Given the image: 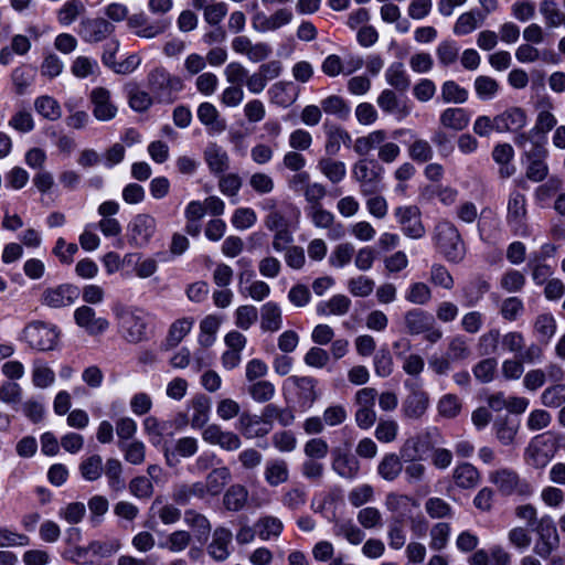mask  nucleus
Masks as SVG:
<instances>
[{"instance_id":"nucleus-21","label":"nucleus","mask_w":565,"mask_h":565,"mask_svg":"<svg viewBox=\"0 0 565 565\" xmlns=\"http://www.w3.org/2000/svg\"><path fill=\"white\" fill-rule=\"evenodd\" d=\"M190 419L182 416V425L190 424L193 429H204L209 424L211 413V399L205 395H198L190 403Z\"/></svg>"},{"instance_id":"nucleus-13","label":"nucleus","mask_w":565,"mask_h":565,"mask_svg":"<svg viewBox=\"0 0 565 565\" xmlns=\"http://www.w3.org/2000/svg\"><path fill=\"white\" fill-rule=\"evenodd\" d=\"M79 297V289L72 284H62L46 288L41 295L42 305L58 309L73 305Z\"/></svg>"},{"instance_id":"nucleus-5","label":"nucleus","mask_w":565,"mask_h":565,"mask_svg":"<svg viewBox=\"0 0 565 565\" xmlns=\"http://www.w3.org/2000/svg\"><path fill=\"white\" fill-rule=\"evenodd\" d=\"M434 241L445 258L459 263L465 256V245L457 227L449 221L439 222L434 231Z\"/></svg>"},{"instance_id":"nucleus-56","label":"nucleus","mask_w":565,"mask_h":565,"mask_svg":"<svg viewBox=\"0 0 565 565\" xmlns=\"http://www.w3.org/2000/svg\"><path fill=\"white\" fill-rule=\"evenodd\" d=\"M247 499V489L242 484H233L225 492L223 503L230 511H239L245 507Z\"/></svg>"},{"instance_id":"nucleus-35","label":"nucleus","mask_w":565,"mask_h":565,"mask_svg":"<svg viewBox=\"0 0 565 565\" xmlns=\"http://www.w3.org/2000/svg\"><path fill=\"white\" fill-rule=\"evenodd\" d=\"M514 158V150L510 143H498L493 147L492 159L500 166L499 173L502 178H509L514 174L515 167L511 164Z\"/></svg>"},{"instance_id":"nucleus-11","label":"nucleus","mask_w":565,"mask_h":565,"mask_svg":"<svg viewBox=\"0 0 565 565\" xmlns=\"http://www.w3.org/2000/svg\"><path fill=\"white\" fill-rule=\"evenodd\" d=\"M397 223L405 236L419 239L425 233L420 210L415 205L398 206L394 211Z\"/></svg>"},{"instance_id":"nucleus-25","label":"nucleus","mask_w":565,"mask_h":565,"mask_svg":"<svg viewBox=\"0 0 565 565\" xmlns=\"http://www.w3.org/2000/svg\"><path fill=\"white\" fill-rule=\"evenodd\" d=\"M232 539L233 534L228 529L223 526L216 527L212 541L207 546L209 555L217 562L225 561L231 554L230 546Z\"/></svg>"},{"instance_id":"nucleus-52","label":"nucleus","mask_w":565,"mask_h":565,"mask_svg":"<svg viewBox=\"0 0 565 565\" xmlns=\"http://www.w3.org/2000/svg\"><path fill=\"white\" fill-rule=\"evenodd\" d=\"M446 355L452 362H461L468 360L471 355V349L468 339L461 334H457L450 338Z\"/></svg>"},{"instance_id":"nucleus-50","label":"nucleus","mask_w":565,"mask_h":565,"mask_svg":"<svg viewBox=\"0 0 565 565\" xmlns=\"http://www.w3.org/2000/svg\"><path fill=\"white\" fill-rule=\"evenodd\" d=\"M473 88L480 100L488 102L497 97L500 90V85L498 81L491 76L480 75L476 77Z\"/></svg>"},{"instance_id":"nucleus-45","label":"nucleus","mask_w":565,"mask_h":565,"mask_svg":"<svg viewBox=\"0 0 565 565\" xmlns=\"http://www.w3.org/2000/svg\"><path fill=\"white\" fill-rule=\"evenodd\" d=\"M403 471V463L396 454H386L377 465V473L385 481H394Z\"/></svg>"},{"instance_id":"nucleus-57","label":"nucleus","mask_w":565,"mask_h":565,"mask_svg":"<svg viewBox=\"0 0 565 565\" xmlns=\"http://www.w3.org/2000/svg\"><path fill=\"white\" fill-rule=\"evenodd\" d=\"M34 109L38 114L52 121L60 119L62 116V108L58 102L49 95L35 98Z\"/></svg>"},{"instance_id":"nucleus-64","label":"nucleus","mask_w":565,"mask_h":565,"mask_svg":"<svg viewBox=\"0 0 565 565\" xmlns=\"http://www.w3.org/2000/svg\"><path fill=\"white\" fill-rule=\"evenodd\" d=\"M542 405L550 408H557L565 403V384L556 383L547 386L541 394Z\"/></svg>"},{"instance_id":"nucleus-51","label":"nucleus","mask_w":565,"mask_h":565,"mask_svg":"<svg viewBox=\"0 0 565 565\" xmlns=\"http://www.w3.org/2000/svg\"><path fill=\"white\" fill-rule=\"evenodd\" d=\"M256 529L263 541H269L271 539H277L281 534L284 524L280 519L273 515H266L256 522Z\"/></svg>"},{"instance_id":"nucleus-20","label":"nucleus","mask_w":565,"mask_h":565,"mask_svg":"<svg viewBox=\"0 0 565 565\" xmlns=\"http://www.w3.org/2000/svg\"><path fill=\"white\" fill-rule=\"evenodd\" d=\"M497 132H518L527 124V116L523 108L512 106L497 115Z\"/></svg>"},{"instance_id":"nucleus-6","label":"nucleus","mask_w":565,"mask_h":565,"mask_svg":"<svg viewBox=\"0 0 565 565\" xmlns=\"http://www.w3.org/2000/svg\"><path fill=\"white\" fill-rule=\"evenodd\" d=\"M404 387L407 391L402 403V413L408 419L422 418L430 405L429 394L424 390L423 380H405Z\"/></svg>"},{"instance_id":"nucleus-48","label":"nucleus","mask_w":565,"mask_h":565,"mask_svg":"<svg viewBox=\"0 0 565 565\" xmlns=\"http://www.w3.org/2000/svg\"><path fill=\"white\" fill-rule=\"evenodd\" d=\"M317 168L332 183L341 182L347 175L345 163L332 158H321Z\"/></svg>"},{"instance_id":"nucleus-55","label":"nucleus","mask_w":565,"mask_h":565,"mask_svg":"<svg viewBox=\"0 0 565 565\" xmlns=\"http://www.w3.org/2000/svg\"><path fill=\"white\" fill-rule=\"evenodd\" d=\"M404 298L406 301L417 306L427 305L431 298L433 292L430 287L422 281L412 282L405 290Z\"/></svg>"},{"instance_id":"nucleus-62","label":"nucleus","mask_w":565,"mask_h":565,"mask_svg":"<svg viewBox=\"0 0 565 565\" xmlns=\"http://www.w3.org/2000/svg\"><path fill=\"white\" fill-rule=\"evenodd\" d=\"M462 408L461 399L455 394H445L437 402L438 414L447 419L457 417Z\"/></svg>"},{"instance_id":"nucleus-29","label":"nucleus","mask_w":565,"mask_h":565,"mask_svg":"<svg viewBox=\"0 0 565 565\" xmlns=\"http://www.w3.org/2000/svg\"><path fill=\"white\" fill-rule=\"evenodd\" d=\"M232 473L227 467H218L211 470L205 480L201 481L204 487V491L206 497H217L220 495L226 484L231 481Z\"/></svg>"},{"instance_id":"nucleus-2","label":"nucleus","mask_w":565,"mask_h":565,"mask_svg":"<svg viewBox=\"0 0 565 565\" xmlns=\"http://www.w3.org/2000/svg\"><path fill=\"white\" fill-rule=\"evenodd\" d=\"M353 149L359 156H367L371 151L377 150V158L384 163L394 162L401 154L399 146L388 140L384 129H376L356 138Z\"/></svg>"},{"instance_id":"nucleus-58","label":"nucleus","mask_w":565,"mask_h":565,"mask_svg":"<svg viewBox=\"0 0 565 565\" xmlns=\"http://www.w3.org/2000/svg\"><path fill=\"white\" fill-rule=\"evenodd\" d=\"M333 533L337 536L344 537L349 543L358 545L364 540V532L358 527L351 520L337 521L333 526Z\"/></svg>"},{"instance_id":"nucleus-31","label":"nucleus","mask_w":565,"mask_h":565,"mask_svg":"<svg viewBox=\"0 0 565 565\" xmlns=\"http://www.w3.org/2000/svg\"><path fill=\"white\" fill-rule=\"evenodd\" d=\"M417 443L413 439L407 440L403 447L401 448V455L406 460H409V463L405 467V476L408 482H419L424 479L426 467L419 461L413 460V454L409 451L411 449L414 452L417 451Z\"/></svg>"},{"instance_id":"nucleus-19","label":"nucleus","mask_w":565,"mask_h":565,"mask_svg":"<svg viewBox=\"0 0 565 565\" xmlns=\"http://www.w3.org/2000/svg\"><path fill=\"white\" fill-rule=\"evenodd\" d=\"M89 98L93 104V115L97 120L108 121L116 117L117 107L111 102V95L107 88H93Z\"/></svg>"},{"instance_id":"nucleus-22","label":"nucleus","mask_w":565,"mask_h":565,"mask_svg":"<svg viewBox=\"0 0 565 565\" xmlns=\"http://www.w3.org/2000/svg\"><path fill=\"white\" fill-rule=\"evenodd\" d=\"M196 117L206 128L209 134L218 135L226 129V120L221 116L218 109L210 102H203L198 106Z\"/></svg>"},{"instance_id":"nucleus-3","label":"nucleus","mask_w":565,"mask_h":565,"mask_svg":"<svg viewBox=\"0 0 565 565\" xmlns=\"http://www.w3.org/2000/svg\"><path fill=\"white\" fill-rule=\"evenodd\" d=\"M147 83L154 98L163 104H172L184 87L182 78L171 74L163 66L151 70L147 76Z\"/></svg>"},{"instance_id":"nucleus-28","label":"nucleus","mask_w":565,"mask_h":565,"mask_svg":"<svg viewBox=\"0 0 565 565\" xmlns=\"http://www.w3.org/2000/svg\"><path fill=\"white\" fill-rule=\"evenodd\" d=\"M376 104L386 115H395L399 119L409 115V108L403 104L396 93L390 88L383 89L376 98Z\"/></svg>"},{"instance_id":"nucleus-9","label":"nucleus","mask_w":565,"mask_h":565,"mask_svg":"<svg viewBox=\"0 0 565 565\" xmlns=\"http://www.w3.org/2000/svg\"><path fill=\"white\" fill-rule=\"evenodd\" d=\"M489 481L505 495L519 494L530 497L533 494L532 486L511 468H500L491 471L489 473Z\"/></svg>"},{"instance_id":"nucleus-59","label":"nucleus","mask_w":565,"mask_h":565,"mask_svg":"<svg viewBox=\"0 0 565 565\" xmlns=\"http://www.w3.org/2000/svg\"><path fill=\"white\" fill-rule=\"evenodd\" d=\"M191 541L192 535L189 531L178 530L170 533L167 539L160 543V547L171 553H181L188 548Z\"/></svg>"},{"instance_id":"nucleus-30","label":"nucleus","mask_w":565,"mask_h":565,"mask_svg":"<svg viewBox=\"0 0 565 565\" xmlns=\"http://www.w3.org/2000/svg\"><path fill=\"white\" fill-rule=\"evenodd\" d=\"M433 316L422 309H411L404 315V326L407 334L419 335L428 330V326L433 324Z\"/></svg>"},{"instance_id":"nucleus-61","label":"nucleus","mask_w":565,"mask_h":565,"mask_svg":"<svg viewBox=\"0 0 565 565\" xmlns=\"http://www.w3.org/2000/svg\"><path fill=\"white\" fill-rule=\"evenodd\" d=\"M557 323L552 313H541L535 318L534 331L539 339L548 342L555 334Z\"/></svg>"},{"instance_id":"nucleus-26","label":"nucleus","mask_w":565,"mask_h":565,"mask_svg":"<svg viewBox=\"0 0 565 565\" xmlns=\"http://www.w3.org/2000/svg\"><path fill=\"white\" fill-rule=\"evenodd\" d=\"M452 480L457 488L470 490L480 483L481 473L470 462H460L452 470Z\"/></svg>"},{"instance_id":"nucleus-17","label":"nucleus","mask_w":565,"mask_h":565,"mask_svg":"<svg viewBox=\"0 0 565 565\" xmlns=\"http://www.w3.org/2000/svg\"><path fill=\"white\" fill-rule=\"evenodd\" d=\"M393 138H399L403 136H408L412 142L407 148L408 157L419 163L428 162L434 157V149L431 145L423 138H418L414 130L408 128H398L395 129L392 134Z\"/></svg>"},{"instance_id":"nucleus-41","label":"nucleus","mask_w":565,"mask_h":565,"mask_svg":"<svg viewBox=\"0 0 565 565\" xmlns=\"http://www.w3.org/2000/svg\"><path fill=\"white\" fill-rule=\"evenodd\" d=\"M497 439L504 446L512 445L519 430L515 419L508 416L498 418L493 424Z\"/></svg>"},{"instance_id":"nucleus-54","label":"nucleus","mask_w":565,"mask_h":565,"mask_svg":"<svg viewBox=\"0 0 565 565\" xmlns=\"http://www.w3.org/2000/svg\"><path fill=\"white\" fill-rule=\"evenodd\" d=\"M247 393L256 403H267L276 394L275 385L267 380H259L247 384Z\"/></svg>"},{"instance_id":"nucleus-33","label":"nucleus","mask_w":565,"mask_h":565,"mask_svg":"<svg viewBox=\"0 0 565 565\" xmlns=\"http://www.w3.org/2000/svg\"><path fill=\"white\" fill-rule=\"evenodd\" d=\"M264 479L270 487H278L289 480V467L285 459L276 458L266 462Z\"/></svg>"},{"instance_id":"nucleus-40","label":"nucleus","mask_w":565,"mask_h":565,"mask_svg":"<svg viewBox=\"0 0 565 565\" xmlns=\"http://www.w3.org/2000/svg\"><path fill=\"white\" fill-rule=\"evenodd\" d=\"M351 300L344 295H334L327 301L317 306V313L320 316H344L349 312Z\"/></svg>"},{"instance_id":"nucleus-8","label":"nucleus","mask_w":565,"mask_h":565,"mask_svg":"<svg viewBox=\"0 0 565 565\" xmlns=\"http://www.w3.org/2000/svg\"><path fill=\"white\" fill-rule=\"evenodd\" d=\"M383 168L375 161L359 160L352 168V177L363 195H373L382 189Z\"/></svg>"},{"instance_id":"nucleus-24","label":"nucleus","mask_w":565,"mask_h":565,"mask_svg":"<svg viewBox=\"0 0 565 565\" xmlns=\"http://www.w3.org/2000/svg\"><path fill=\"white\" fill-rule=\"evenodd\" d=\"M525 175L533 182L543 181L548 174V166L545 161L546 152L536 147L533 151L526 152Z\"/></svg>"},{"instance_id":"nucleus-46","label":"nucleus","mask_w":565,"mask_h":565,"mask_svg":"<svg viewBox=\"0 0 565 565\" xmlns=\"http://www.w3.org/2000/svg\"><path fill=\"white\" fill-rule=\"evenodd\" d=\"M490 285L481 278L471 280L462 288L463 305L468 308L477 306L489 291Z\"/></svg>"},{"instance_id":"nucleus-10","label":"nucleus","mask_w":565,"mask_h":565,"mask_svg":"<svg viewBox=\"0 0 565 565\" xmlns=\"http://www.w3.org/2000/svg\"><path fill=\"white\" fill-rule=\"evenodd\" d=\"M127 28L137 38L151 40L160 36L170 28L166 19H151L143 11L134 13L127 19Z\"/></svg>"},{"instance_id":"nucleus-18","label":"nucleus","mask_w":565,"mask_h":565,"mask_svg":"<svg viewBox=\"0 0 565 565\" xmlns=\"http://www.w3.org/2000/svg\"><path fill=\"white\" fill-rule=\"evenodd\" d=\"M526 199L519 191L511 192L508 200V224L518 234L525 233Z\"/></svg>"},{"instance_id":"nucleus-4","label":"nucleus","mask_w":565,"mask_h":565,"mask_svg":"<svg viewBox=\"0 0 565 565\" xmlns=\"http://www.w3.org/2000/svg\"><path fill=\"white\" fill-rule=\"evenodd\" d=\"M558 450V437L551 433L534 436L524 450L525 462L535 468L542 469L555 457Z\"/></svg>"},{"instance_id":"nucleus-27","label":"nucleus","mask_w":565,"mask_h":565,"mask_svg":"<svg viewBox=\"0 0 565 565\" xmlns=\"http://www.w3.org/2000/svg\"><path fill=\"white\" fill-rule=\"evenodd\" d=\"M204 160L213 174H222L230 168L227 151L215 142H211L204 150Z\"/></svg>"},{"instance_id":"nucleus-60","label":"nucleus","mask_w":565,"mask_h":565,"mask_svg":"<svg viewBox=\"0 0 565 565\" xmlns=\"http://www.w3.org/2000/svg\"><path fill=\"white\" fill-rule=\"evenodd\" d=\"M85 10L81 0H67L57 11V21L64 26L71 25Z\"/></svg>"},{"instance_id":"nucleus-15","label":"nucleus","mask_w":565,"mask_h":565,"mask_svg":"<svg viewBox=\"0 0 565 565\" xmlns=\"http://www.w3.org/2000/svg\"><path fill=\"white\" fill-rule=\"evenodd\" d=\"M74 321L89 335L103 334L110 324L106 318L97 317L95 309L87 305L79 306L74 310Z\"/></svg>"},{"instance_id":"nucleus-1","label":"nucleus","mask_w":565,"mask_h":565,"mask_svg":"<svg viewBox=\"0 0 565 565\" xmlns=\"http://www.w3.org/2000/svg\"><path fill=\"white\" fill-rule=\"evenodd\" d=\"M118 334L128 343L137 344L149 339L150 315L139 307L119 305L114 308Z\"/></svg>"},{"instance_id":"nucleus-16","label":"nucleus","mask_w":565,"mask_h":565,"mask_svg":"<svg viewBox=\"0 0 565 565\" xmlns=\"http://www.w3.org/2000/svg\"><path fill=\"white\" fill-rule=\"evenodd\" d=\"M115 31L114 24L104 18L84 19L78 26L79 36L87 43H98Z\"/></svg>"},{"instance_id":"nucleus-12","label":"nucleus","mask_w":565,"mask_h":565,"mask_svg":"<svg viewBox=\"0 0 565 565\" xmlns=\"http://www.w3.org/2000/svg\"><path fill=\"white\" fill-rule=\"evenodd\" d=\"M157 222L149 214L136 215L128 225L129 243L136 247H145L156 233Z\"/></svg>"},{"instance_id":"nucleus-53","label":"nucleus","mask_w":565,"mask_h":565,"mask_svg":"<svg viewBox=\"0 0 565 565\" xmlns=\"http://www.w3.org/2000/svg\"><path fill=\"white\" fill-rule=\"evenodd\" d=\"M104 473L108 481V487L115 492L125 489V480L122 478V465L116 458H109L104 467Z\"/></svg>"},{"instance_id":"nucleus-38","label":"nucleus","mask_w":565,"mask_h":565,"mask_svg":"<svg viewBox=\"0 0 565 565\" xmlns=\"http://www.w3.org/2000/svg\"><path fill=\"white\" fill-rule=\"evenodd\" d=\"M183 520L185 525L194 532L199 541L207 540L212 530V525L204 514L198 512L196 510L189 509L185 510Z\"/></svg>"},{"instance_id":"nucleus-43","label":"nucleus","mask_w":565,"mask_h":565,"mask_svg":"<svg viewBox=\"0 0 565 565\" xmlns=\"http://www.w3.org/2000/svg\"><path fill=\"white\" fill-rule=\"evenodd\" d=\"M324 114L335 116L341 120H347L351 114L349 103L339 95H329L320 102Z\"/></svg>"},{"instance_id":"nucleus-32","label":"nucleus","mask_w":565,"mask_h":565,"mask_svg":"<svg viewBox=\"0 0 565 565\" xmlns=\"http://www.w3.org/2000/svg\"><path fill=\"white\" fill-rule=\"evenodd\" d=\"M282 327V311L274 301H267L260 307V329L265 332H277Z\"/></svg>"},{"instance_id":"nucleus-37","label":"nucleus","mask_w":565,"mask_h":565,"mask_svg":"<svg viewBox=\"0 0 565 565\" xmlns=\"http://www.w3.org/2000/svg\"><path fill=\"white\" fill-rule=\"evenodd\" d=\"M298 388V401L301 405L311 407L318 395L317 381L310 376H291L288 379Z\"/></svg>"},{"instance_id":"nucleus-23","label":"nucleus","mask_w":565,"mask_h":565,"mask_svg":"<svg viewBox=\"0 0 565 565\" xmlns=\"http://www.w3.org/2000/svg\"><path fill=\"white\" fill-rule=\"evenodd\" d=\"M237 428L248 439L264 437L271 430L263 414L258 416L246 412L239 415Z\"/></svg>"},{"instance_id":"nucleus-44","label":"nucleus","mask_w":565,"mask_h":565,"mask_svg":"<svg viewBox=\"0 0 565 565\" xmlns=\"http://www.w3.org/2000/svg\"><path fill=\"white\" fill-rule=\"evenodd\" d=\"M486 15L479 11H468L460 14L454 25L456 35H467L478 29L484 21Z\"/></svg>"},{"instance_id":"nucleus-39","label":"nucleus","mask_w":565,"mask_h":565,"mask_svg":"<svg viewBox=\"0 0 565 565\" xmlns=\"http://www.w3.org/2000/svg\"><path fill=\"white\" fill-rule=\"evenodd\" d=\"M385 81L398 92H406L411 86L409 75L402 62H394L386 68Z\"/></svg>"},{"instance_id":"nucleus-42","label":"nucleus","mask_w":565,"mask_h":565,"mask_svg":"<svg viewBox=\"0 0 565 565\" xmlns=\"http://www.w3.org/2000/svg\"><path fill=\"white\" fill-rule=\"evenodd\" d=\"M352 141V138L350 134L340 126H331L327 130V139L324 149L326 152L330 156L337 154L340 149L341 145L350 146Z\"/></svg>"},{"instance_id":"nucleus-47","label":"nucleus","mask_w":565,"mask_h":565,"mask_svg":"<svg viewBox=\"0 0 565 565\" xmlns=\"http://www.w3.org/2000/svg\"><path fill=\"white\" fill-rule=\"evenodd\" d=\"M333 470L342 478H354L360 469L358 459L344 452H337L332 462Z\"/></svg>"},{"instance_id":"nucleus-34","label":"nucleus","mask_w":565,"mask_h":565,"mask_svg":"<svg viewBox=\"0 0 565 565\" xmlns=\"http://www.w3.org/2000/svg\"><path fill=\"white\" fill-rule=\"evenodd\" d=\"M205 500L206 493L201 481L193 483H179L173 487L172 500L180 505H186L193 499Z\"/></svg>"},{"instance_id":"nucleus-49","label":"nucleus","mask_w":565,"mask_h":565,"mask_svg":"<svg viewBox=\"0 0 565 565\" xmlns=\"http://www.w3.org/2000/svg\"><path fill=\"white\" fill-rule=\"evenodd\" d=\"M441 126L456 131L465 129L469 124V116L463 108H447L439 117Z\"/></svg>"},{"instance_id":"nucleus-7","label":"nucleus","mask_w":565,"mask_h":565,"mask_svg":"<svg viewBox=\"0 0 565 565\" xmlns=\"http://www.w3.org/2000/svg\"><path fill=\"white\" fill-rule=\"evenodd\" d=\"M22 337L32 349L50 351L57 345L60 331L54 324L33 321L25 326Z\"/></svg>"},{"instance_id":"nucleus-14","label":"nucleus","mask_w":565,"mask_h":565,"mask_svg":"<svg viewBox=\"0 0 565 565\" xmlns=\"http://www.w3.org/2000/svg\"><path fill=\"white\" fill-rule=\"evenodd\" d=\"M202 439L212 446H218L226 451H235L241 448L242 441L237 434L223 430L217 424H209L202 430Z\"/></svg>"},{"instance_id":"nucleus-36","label":"nucleus","mask_w":565,"mask_h":565,"mask_svg":"<svg viewBox=\"0 0 565 565\" xmlns=\"http://www.w3.org/2000/svg\"><path fill=\"white\" fill-rule=\"evenodd\" d=\"M395 356L401 362L402 370L409 377L407 380H422L425 370V360L419 353H405L396 351Z\"/></svg>"},{"instance_id":"nucleus-63","label":"nucleus","mask_w":565,"mask_h":565,"mask_svg":"<svg viewBox=\"0 0 565 565\" xmlns=\"http://www.w3.org/2000/svg\"><path fill=\"white\" fill-rule=\"evenodd\" d=\"M81 476L86 481L98 480L104 472L103 459L99 455H92L84 459L79 465Z\"/></svg>"}]
</instances>
